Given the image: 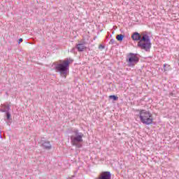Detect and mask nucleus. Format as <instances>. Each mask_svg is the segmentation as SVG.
Segmentation results:
<instances>
[{
    "label": "nucleus",
    "instance_id": "obj_1",
    "mask_svg": "<svg viewBox=\"0 0 179 179\" xmlns=\"http://www.w3.org/2000/svg\"><path fill=\"white\" fill-rule=\"evenodd\" d=\"M131 38L134 41H138V47H140L141 50H145V51H149L152 48V43H150V38L149 35L146 33H142L141 35L139 33L136 32L132 34Z\"/></svg>",
    "mask_w": 179,
    "mask_h": 179
},
{
    "label": "nucleus",
    "instance_id": "obj_2",
    "mask_svg": "<svg viewBox=\"0 0 179 179\" xmlns=\"http://www.w3.org/2000/svg\"><path fill=\"white\" fill-rule=\"evenodd\" d=\"M138 118L141 122L144 125H152L155 121L152 113L146 110H141L139 111Z\"/></svg>",
    "mask_w": 179,
    "mask_h": 179
},
{
    "label": "nucleus",
    "instance_id": "obj_3",
    "mask_svg": "<svg viewBox=\"0 0 179 179\" xmlns=\"http://www.w3.org/2000/svg\"><path fill=\"white\" fill-rule=\"evenodd\" d=\"M55 71L60 74L62 78L66 79V75L68 73V59L64 60L62 63H54Z\"/></svg>",
    "mask_w": 179,
    "mask_h": 179
},
{
    "label": "nucleus",
    "instance_id": "obj_4",
    "mask_svg": "<svg viewBox=\"0 0 179 179\" xmlns=\"http://www.w3.org/2000/svg\"><path fill=\"white\" fill-rule=\"evenodd\" d=\"M85 135L83 133H80L78 131H75V135L71 136V143L77 148H81L82 142H83V137Z\"/></svg>",
    "mask_w": 179,
    "mask_h": 179
},
{
    "label": "nucleus",
    "instance_id": "obj_5",
    "mask_svg": "<svg viewBox=\"0 0 179 179\" xmlns=\"http://www.w3.org/2000/svg\"><path fill=\"white\" fill-rule=\"evenodd\" d=\"M127 62L128 66L134 68V66H135V65H136V64L139 62V57H138V55L136 54L129 53L127 55Z\"/></svg>",
    "mask_w": 179,
    "mask_h": 179
},
{
    "label": "nucleus",
    "instance_id": "obj_6",
    "mask_svg": "<svg viewBox=\"0 0 179 179\" xmlns=\"http://www.w3.org/2000/svg\"><path fill=\"white\" fill-rule=\"evenodd\" d=\"M41 143H42V146H43V148L48 150H50L52 148L50 141L41 140Z\"/></svg>",
    "mask_w": 179,
    "mask_h": 179
},
{
    "label": "nucleus",
    "instance_id": "obj_7",
    "mask_svg": "<svg viewBox=\"0 0 179 179\" xmlns=\"http://www.w3.org/2000/svg\"><path fill=\"white\" fill-rule=\"evenodd\" d=\"M77 50H78V51H83L86 50V47H85L82 43H79L77 45Z\"/></svg>",
    "mask_w": 179,
    "mask_h": 179
},
{
    "label": "nucleus",
    "instance_id": "obj_8",
    "mask_svg": "<svg viewBox=\"0 0 179 179\" xmlns=\"http://www.w3.org/2000/svg\"><path fill=\"white\" fill-rule=\"evenodd\" d=\"M1 107H3L4 110H6V113L9 111V110H10V106H9V104L8 103L2 104Z\"/></svg>",
    "mask_w": 179,
    "mask_h": 179
},
{
    "label": "nucleus",
    "instance_id": "obj_9",
    "mask_svg": "<svg viewBox=\"0 0 179 179\" xmlns=\"http://www.w3.org/2000/svg\"><path fill=\"white\" fill-rule=\"evenodd\" d=\"M116 39L117 40V41H122V40H124V35L122 34H118L116 36Z\"/></svg>",
    "mask_w": 179,
    "mask_h": 179
},
{
    "label": "nucleus",
    "instance_id": "obj_10",
    "mask_svg": "<svg viewBox=\"0 0 179 179\" xmlns=\"http://www.w3.org/2000/svg\"><path fill=\"white\" fill-rule=\"evenodd\" d=\"M109 99H113V100L117 101V100H118V96H117L115 95H110Z\"/></svg>",
    "mask_w": 179,
    "mask_h": 179
},
{
    "label": "nucleus",
    "instance_id": "obj_11",
    "mask_svg": "<svg viewBox=\"0 0 179 179\" xmlns=\"http://www.w3.org/2000/svg\"><path fill=\"white\" fill-rule=\"evenodd\" d=\"M6 114L7 120H10V113L8 111H7Z\"/></svg>",
    "mask_w": 179,
    "mask_h": 179
},
{
    "label": "nucleus",
    "instance_id": "obj_12",
    "mask_svg": "<svg viewBox=\"0 0 179 179\" xmlns=\"http://www.w3.org/2000/svg\"><path fill=\"white\" fill-rule=\"evenodd\" d=\"M0 111H1V113H6V109L0 108Z\"/></svg>",
    "mask_w": 179,
    "mask_h": 179
},
{
    "label": "nucleus",
    "instance_id": "obj_13",
    "mask_svg": "<svg viewBox=\"0 0 179 179\" xmlns=\"http://www.w3.org/2000/svg\"><path fill=\"white\" fill-rule=\"evenodd\" d=\"M23 42V38H20L19 41H18V44H20V43H22Z\"/></svg>",
    "mask_w": 179,
    "mask_h": 179
},
{
    "label": "nucleus",
    "instance_id": "obj_14",
    "mask_svg": "<svg viewBox=\"0 0 179 179\" xmlns=\"http://www.w3.org/2000/svg\"><path fill=\"white\" fill-rule=\"evenodd\" d=\"M99 48H102L103 49V48H104V46H103V45H99Z\"/></svg>",
    "mask_w": 179,
    "mask_h": 179
},
{
    "label": "nucleus",
    "instance_id": "obj_15",
    "mask_svg": "<svg viewBox=\"0 0 179 179\" xmlns=\"http://www.w3.org/2000/svg\"><path fill=\"white\" fill-rule=\"evenodd\" d=\"M166 66H168L169 68H170V65H168V64H164V68H166Z\"/></svg>",
    "mask_w": 179,
    "mask_h": 179
},
{
    "label": "nucleus",
    "instance_id": "obj_16",
    "mask_svg": "<svg viewBox=\"0 0 179 179\" xmlns=\"http://www.w3.org/2000/svg\"><path fill=\"white\" fill-rule=\"evenodd\" d=\"M164 71H167V69H164Z\"/></svg>",
    "mask_w": 179,
    "mask_h": 179
},
{
    "label": "nucleus",
    "instance_id": "obj_17",
    "mask_svg": "<svg viewBox=\"0 0 179 179\" xmlns=\"http://www.w3.org/2000/svg\"><path fill=\"white\" fill-rule=\"evenodd\" d=\"M0 138H2V136H1V135H0Z\"/></svg>",
    "mask_w": 179,
    "mask_h": 179
}]
</instances>
